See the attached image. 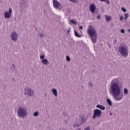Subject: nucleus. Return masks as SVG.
Here are the masks:
<instances>
[{"label": "nucleus", "instance_id": "obj_1", "mask_svg": "<svg viewBox=\"0 0 130 130\" xmlns=\"http://www.w3.org/2000/svg\"><path fill=\"white\" fill-rule=\"evenodd\" d=\"M122 85L119 82V79L114 78L110 85V91L117 101H120L123 95L121 93Z\"/></svg>", "mask_w": 130, "mask_h": 130}, {"label": "nucleus", "instance_id": "obj_2", "mask_svg": "<svg viewBox=\"0 0 130 130\" xmlns=\"http://www.w3.org/2000/svg\"><path fill=\"white\" fill-rule=\"evenodd\" d=\"M87 35L90 37L93 43H96L97 41V32L95 27L92 25H89L87 30Z\"/></svg>", "mask_w": 130, "mask_h": 130}, {"label": "nucleus", "instance_id": "obj_3", "mask_svg": "<svg viewBox=\"0 0 130 130\" xmlns=\"http://www.w3.org/2000/svg\"><path fill=\"white\" fill-rule=\"evenodd\" d=\"M118 51L123 57H127L128 55V47L125 44H121L118 47Z\"/></svg>", "mask_w": 130, "mask_h": 130}, {"label": "nucleus", "instance_id": "obj_4", "mask_svg": "<svg viewBox=\"0 0 130 130\" xmlns=\"http://www.w3.org/2000/svg\"><path fill=\"white\" fill-rule=\"evenodd\" d=\"M17 115L21 118L26 117L27 116V108L24 106L19 107L17 110Z\"/></svg>", "mask_w": 130, "mask_h": 130}, {"label": "nucleus", "instance_id": "obj_5", "mask_svg": "<svg viewBox=\"0 0 130 130\" xmlns=\"http://www.w3.org/2000/svg\"><path fill=\"white\" fill-rule=\"evenodd\" d=\"M85 122H86V119L84 118V117L78 119L76 120V123L74 124L73 127H78L79 126H81V125H83Z\"/></svg>", "mask_w": 130, "mask_h": 130}, {"label": "nucleus", "instance_id": "obj_6", "mask_svg": "<svg viewBox=\"0 0 130 130\" xmlns=\"http://www.w3.org/2000/svg\"><path fill=\"white\" fill-rule=\"evenodd\" d=\"M35 94V92H34V90L30 87H26L24 89V95L32 97V96H34Z\"/></svg>", "mask_w": 130, "mask_h": 130}, {"label": "nucleus", "instance_id": "obj_7", "mask_svg": "<svg viewBox=\"0 0 130 130\" xmlns=\"http://www.w3.org/2000/svg\"><path fill=\"white\" fill-rule=\"evenodd\" d=\"M101 115H102V111L99 109H95L93 111L92 118V119H95L96 117H101Z\"/></svg>", "mask_w": 130, "mask_h": 130}, {"label": "nucleus", "instance_id": "obj_8", "mask_svg": "<svg viewBox=\"0 0 130 130\" xmlns=\"http://www.w3.org/2000/svg\"><path fill=\"white\" fill-rule=\"evenodd\" d=\"M13 14V9L12 8H9L8 11H5L4 13V18L5 19H10Z\"/></svg>", "mask_w": 130, "mask_h": 130}, {"label": "nucleus", "instance_id": "obj_9", "mask_svg": "<svg viewBox=\"0 0 130 130\" xmlns=\"http://www.w3.org/2000/svg\"><path fill=\"white\" fill-rule=\"evenodd\" d=\"M53 5L55 9L61 10V6H60V3H59V2L57 1V0H53Z\"/></svg>", "mask_w": 130, "mask_h": 130}, {"label": "nucleus", "instance_id": "obj_10", "mask_svg": "<svg viewBox=\"0 0 130 130\" xmlns=\"http://www.w3.org/2000/svg\"><path fill=\"white\" fill-rule=\"evenodd\" d=\"M11 39L13 41H16L18 39V34L15 31L12 32L11 34Z\"/></svg>", "mask_w": 130, "mask_h": 130}, {"label": "nucleus", "instance_id": "obj_11", "mask_svg": "<svg viewBox=\"0 0 130 130\" xmlns=\"http://www.w3.org/2000/svg\"><path fill=\"white\" fill-rule=\"evenodd\" d=\"M89 10L92 14H94L95 11H96V6H95V4H93L90 5L89 6Z\"/></svg>", "mask_w": 130, "mask_h": 130}, {"label": "nucleus", "instance_id": "obj_12", "mask_svg": "<svg viewBox=\"0 0 130 130\" xmlns=\"http://www.w3.org/2000/svg\"><path fill=\"white\" fill-rule=\"evenodd\" d=\"M96 108H99V109H100L101 110H105V107H104V106H102L101 105H98L96 106Z\"/></svg>", "mask_w": 130, "mask_h": 130}, {"label": "nucleus", "instance_id": "obj_13", "mask_svg": "<svg viewBox=\"0 0 130 130\" xmlns=\"http://www.w3.org/2000/svg\"><path fill=\"white\" fill-rule=\"evenodd\" d=\"M52 92L55 97H57V90L55 88H53L52 89Z\"/></svg>", "mask_w": 130, "mask_h": 130}, {"label": "nucleus", "instance_id": "obj_14", "mask_svg": "<svg viewBox=\"0 0 130 130\" xmlns=\"http://www.w3.org/2000/svg\"><path fill=\"white\" fill-rule=\"evenodd\" d=\"M42 62L43 63V64H45V66H47V64H48V60L47 59L45 58L42 60Z\"/></svg>", "mask_w": 130, "mask_h": 130}, {"label": "nucleus", "instance_id": "obj_15", "mask_svg": "<svg viewBox=\"0 0 130 130\" xmlns=\"http://www.w3.org/2000/svg\"><path fill=\"white\" fill-rule=\"evenodd\" d=\"M74 33L76 37H78V38H81V37H82V35H79V34L78 33V32H77V31L74 30Z\"/></svg>", "mask_w": 130, "mask_h": 130}, {"label": "nucleus", "instance_id": "obj_16", "mask_svg": "<svg viewBox=\"0 0 130 130\" xmlns=\"http://www.w3.org/2000/svg\"><path fill=\"white\" fill-rule=\"evenodd\" d=\"M107 102L110 105V106H112V102L109 99H107Z\"/></svg>", "mask_w": 130, "mask_h": 130}, {"label": "nucleus", "instance_id": "obj_17", "mask_svg": "<svg viewBox=\"0 0 130 130\" xmlns=\"http://www.w3.org/2000/svg\"><path fill=\"white\" fill-rule=\"evenodd\" d=\"M106 21H111V16L106 15Z\"/></svg>", "mask_w": 130, "mask_h": 130}, {"label": "nucleus", "instance_id": "obj_18", "mask_svg": "<svg viewBox=\"0 0 130 130\" xmlns=\"http://www.w3.org/2000/svg\"><path fill=\"white\" fill-rule=\"evenodd\" d=\"M38 115H39V111H36L34 113V116H35V117H37Z\"/></svg>", "mask_w": 130, "mask_h": 130}, {"label": "nucleus", "instance_id": "obj_19", "mask_svg": "<svg viewBox=\"0 0 130 130\" xmlns=\"http://www.w3.org/2000/svg\"><path fill=\"white\" fill-rule=\"evenodd\" d=\"M129 15H128V13H125L124 14V19L125 21L127 20V18H128Z\"/></svg>", "mask_w": 130, "mask_h": 130}, {"label": "nucleus", "instance_id": "obj_20", "mask_svg": "<svg viewBox=\"0 0 130 130\" xmlns=\"http://www.w3.org/2000/svg\"><path fill=\"white\" fill-rule=\"evenodd\" d=\"M128 93V90L126 88H124V94L127 95Z\"/></svg>", "mask_w": 130, "mask_h": 130}, {"label": "nucleus", "instance_id": "obj_21", "mask_svg": "<svg viewBox=\"0 0 130 130\" xmlns=\"http://www.w3.org/2000/svg\"><path fill=\"white\" fill-rule=\"evenodd\" d=\"M100 2H106L108 5H109L110 4V2L109 0H99Z\"/></svg>", "mask_w": 130, "mask_h": 130}, {"label": "nucleus", "instance_id": "obj_22", "mask_svg": "<svg viewBox=\"0 0 130 130\" xmlns=\"http://www.w3.org/2000/svg\"><path fill=\"white\" fill-rule=\"evenodd\" d=\"M66 60H67V61H71V58L69 56H66Z\"/></svg>", "mask_w": 130, "mask_h": 130}, {"label": "nucleus", "instance_id": "obj_23", "mask_svg": "<svg viewBox=\"0 0 130 130\" xmlns=\"http://www.w3.org/2000/svg\"><path fill=\"white\" fill-rule=\"evenodd\" d=\"M70 2H72V3H74V4H75V3H79V2H78V0H69Z\"/></svg>", "mask_w": 130, "mask_h": 130}, {"label": "nucleus", "instance_id": "obj_24", "mask_svg": "<svg viewBox=\"0 0 130 130\" xmlns=\"http://www.w3.org/2000/svg\"><path fill=\"white\" fill-rule=\"evenodd\" d=\"M71 23H72V24H75V25L77 24V22H76V21H75V20H70Z\"/></svg>", "mask_w": 130, "mask_h": 130}, {"label": "nucleus", "instance_id": "obj_25", "mask_svg": "<svg viewBox=\"0 0 130 130\" xmlns=\"http://www.w3.org/2000/svg\"><path fill=\"white\" fill-rule=\"evenodd\" d=\"M45 57V56L44 55H41L40 56V58L41 59H44V58Z\"/></svg>", "mask_w": 130, "mask_h": 130}, {"label": "nucleus", "instance_id": "obj_26", "mask_svg": "<svg viewBox=\"0 0 130 130\" xmlns=\"http://www.w3.org/2000/svg\"><path fill=\"white\" fill-rule=\"evenodd\" d=\"M91 129V127H90V126H87L85 129L84 130H90Z\"/></svg>", "mask_w": 130, "mask_h": 130}, {"label": "nucleus", "instance_id": "obj_27", "mask_svg": "<svg viewBox=\"0 0 130 130\" xmlns=\"http://www.w3.org/2000/svg\"><path fill=\"white\" fill-rule=\"evenodd\" d=\"M121 10H122V12H124V13H125V12H126V9L123 7L121 8Z\"/></svg>", "mask_w": 130, "mask_h": 130}, {"label": "nucleus", "instance_id": "obj_28", "mask_svg": "<svg viewBox=\"0 0 130 130\" xmlns=\"http://www.w3.org/2000/svg\"><path fill=\"white\" fill-rule=\"evenodd\" d=\"M116 43H117V40H116V39L114 40V41H113V44L114 45H115V44H116Z\"/></svg>", "mask_w": 130, "mask_h": 130}, {"label": "nucleus", "instance_id": "obj_29", "mask_svg": "<svg viewBox=\"0 0 130 130\" xmlns=\"http://www.w3.org/2000/svg\"><path fill=\"white\" fill-rule=\"evenodd\" d=\"M44 37V35H43V34H41L39 35L40 38H42V37Z\"/></svg>", "mask_w": 130, "mask_h": 130}, {"label": "nucleus", "instance_id": "obj_30", "mask_svg": "<svg viewBox=\"0 0 130 130\" xmlns=\"http://www.w3.org/2000/svg\"><path fill=\"white\" fill-rule=\"evenodd\" d=\"M88 85H89V87H92L93 86V84H92L91 82H89Z\"/></svg>", "mask_w": 130, "mask_h": 130}, {"label": "nucleus", "instance_id": "obj_31", "mask_svg": "<svg viewBox=\"0 0 130 130\" xmlns=\"http://www.w3.org/2000/svg\"><path fill=\"white\" fill-rule=\"evenodd\" d=\"M68 34H70L71 33V28H69L67 31Z\"/></svg>", "mask_w": 130, "mask_h": 130}, {"label": "nucleus", "instance_id": "obj_32", "mask_svg": "<svg viewBox=\"0 0 130 130\" xmlns=\"http://www.w3.org/2000/svg\"><path fill=\"white\" fill-rule=\"evenodd\" d=\"M121 33H122V34H124V29H122L120 30Z\"/></svg>", "mask_w": 130, "mask_h": 130}, {"label": "nucleus", "instance_id": "obj_33", "mask_svg": "<svg viewBox=\"0 0 130 130\" xmlns=\"http://www.w3.org/2000/svg\"><path fill=\"white\" fill-rule=\"evenodd\" d=\"M96 18L97 19H99V20H100V19H101L100 15H98Z\"/></svg>", "mask_w": 130, "mask_h": 130}, {"label": "nucleus", "instance_id": "obj_34", "mask_svg": "<svg viewBox=\"0 0 130 130\" xmlns=\"http://www.w3.org/2000/svg\"><path fill=\"white\" fill-rule=\"evenodd\" d=\"M120 20H121V21H122V20H123V17L120 16Z\"/></svg>", "mask_w": 130, "mask_h": 130}, {"label": "nucleus", "instance_id": "obj_35", "mask_svg": "<svg viewBox=\"0 0 130 130\" xmlns=\"http://www.w3.org/2000/svg\"><path fill=\"white\" fill-rule=\"evenodd\" d=\"M12 67L14 68L15 70H16V66H15V64H12Z\"/></svg>", "mask_w": 130, "mask_h": 130}, {"label": "nucleus", "instance_id": "obj_36", "mask_svg": "<svg viewBox=\"0 0 130 130\" xmlns=\"http://www.w3.org/2000/svg\"><path fill=\"white\" fill-rule=\"evenodd\" d=\"M79 29H80L81 30H83V26H79Z\"/></svg>", "mask_w": 130, "mask_h": 130}, {"label": "nucleus", "instance_id": "obj_37", "mask_svg": "<svg viewBox=\"0 0 130 130\" xmlns=\"http://www.w3.org/2000/svg\"><path fill=\"white\" fill-rule=\"evenodd\" d=\"M110 115H112V113H110Z\"/></svg>", "mask_w": 130, "mask_h": 130}, {"label": "nucleus", "instance_id": "obj_38", "mask_svg": "<svg viewBox=\"0 0 130 130\" xmlns=\"http://www.w3.org/2000/svg\"><path fill=\"white\" fill-rule=\"evenodd\" d=\"M77 130H81V128H78Z\"/></svg>", "mask_w": 130, "mask_h": 130}, {"label": "nucleus", "instance_id": "obj_39", "mask_svg": "<svg viewBox=\"0 0 130 130\" xmlns=\"http://www.w3.org/2000/svg\"><path fill=\"white\" fill-rule=\"evenodd\" d=\"M128 32H130V29H129L128 30Z\"/></svg>", "mask_w": 130, "mask_h": 130}]
</instances>
